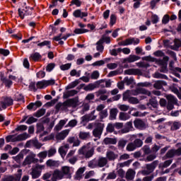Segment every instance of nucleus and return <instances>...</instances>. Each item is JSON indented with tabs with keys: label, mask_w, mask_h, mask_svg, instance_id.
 Wrapping results in <instances>:
<instances>
[{
	"label": "nucleus",
	"mask_w": 181,
	"mask_h": 181,
	"mask_svg": "<svg viewBox=\"0 0 181 181\" xmlns=\"http://www.w3.org/2000/svg\"><path fill=\"white\" fill-rule=\"evenodd\" d=\"M23 132V125L18 126L14 130L11 132L13 135H8L6 137V142H19L23 140V134H21ZM18 134H21L18 135ZM18 135V136H16Z\"/></svg>",
	"instance_id": "obj_1"
},
{
	"label": "nucleus",
	"mask_w": 181,
	"mask_h": 181,
	"mask_svg": "<svg viewBox=\"0 0 181 181\" xmlns=\"http://www.w3.org/2000/svg\"><path fill=\"white\" fill-rule=\"evenodd\" d=\"M108 165V158L106 157H99L98 159L94 158L88 163V168L95 169V168H104Z\"/></svg>",
	"instance_id": "obj_2"
},
{
	"label": "nucleus",
	"mask_w": 181,
	"mask_h": 181,
	"mask_svg": "<svg viewBox=\"0 0 181 181\" xmlns=\"http://www.w3.org/2000/svg\"><path fill=\"white\" fill-rule=\"evenodd\" d=\"M77 105V100L76 98L68 99L63 103H59L55 106V110L59 111V110H67L70 107H76Z\"/></svg>",
	"instance_id": "obj_3"
},
{
	"label": "nucleus",
	"mask_w": 181,
	"mask_h": 181,
	"mask_svg": "<svg viewBox=\"0 0 181 181\" xmlns=\"http://www.w3.org/2000/svg\"><path fill=\"white\" fill-rule=\"evenodd\" d=\"M78 155H83L86 159H88L94 155V148L88 146V145L83 146L78 151Z\"/></svg>",
	"instance_id": "obj_4"
},
{
	"label": "nucleus",
	"mask_w": 181,
	"mask_h": 181,
	"mask_svg": "<svg viewBox=\"0 0 181 181\" xmlns=\"http://www.w3.org/2000/svg\"><path fill=\"white\" fill-rule=\"evenodd\" d=\"M175 156H181V146L177 149L172 148L167 151L165 155L163 157V160H166V159H172Z\"/></svg>",
	"instance_id": "obj_5"
},
{
	"label": "nucleus",
	"mask_w": 181,
	"mask_h": 181,
	"mask_svg": "<svg viewBox=\"0 0 181 181\" xmlns=\"http://www.w3.org/2000/svg\"><path fill=\"white\" fill-rule=\"evenodd\" d=\"M45 169V165L37 164L35 167L32 168L31 175L33 179H37L42 175V170Z\"/></svg>",
	"instance_id": "obj_6"
},
{
	"label": "nucleus",
	"mask_w": 181,
	"mask_h": 181,
	"mask_svg": "<svg viewBox=\"0 0 181 181\" xmlns=\"http://www.w3.org/2000/svg\"><path fill=\"white\" fill-rule=\"evenodd\" d=\"M56 83V81L54 79H49V80H42L40 81L37 82L36 86L37 88H46V87H49V86H54Z\"/></svg>",
	"instance_id": "obj_7"
},
{
	"label": "nucleus",
	"mask_w": 181,
	"mask_h": 181,
	"mask_svg": "<svg viewBox=\"0 0 181 181\" xmlns=\"http://www.w3.org/2000/svg\"><path fill=\"white\" fill-rule=\"evenodd\" d=\"M95 126L96 128L93 131V135L95 136V138L100 139V138H101V135L103 134L104 124H103V123L96 122Z\"/></svg>",
	"instance_id": "obj_8"
},
{
	"label": "nucleus",
	"mask_w": 181,
	"mask_h": 181,
	"mask_svg": "<svg viewBox=\"0 0 181 181\" xmlns=\"http://www.w3.org/2000/svg\"><path fill=\"white\" fill-rule=\"evenodd\" d=\"M1 107L3 110H6L7 107L13 105V99L9 97H3L1 99Z\"/></svg>",
	"instance_id": "obj_9"
},
{
	"label": "nucleus",
	"mask_w": 181,
	"mask_h": 181,
	"mask_svg": "<svg viewBox=\"0 0 181 181\" xmlns=\"http://www.w3.org/2000/svg\"><path fill=\"white\" fill-rule=\"evenodd\" d=\"M22 177V170H18V174L16 175H8L3 179V181H19Z\"/></svg>",
	"instance_id": "obj_10"
},
{
	"label": "nucleus",
	"mask_w": 181,
	"mask_h": 181,
	"mask_svg": "<svg viewBox=\"0 0 181 181\" xmlns=\"http://www.w3.org/2000/svg\"><path fill=\"white\" fill-rule=\"evenodd\" d=\"M123 101H128L129 104H139V100L135 97H131L129 93H124L123 95Z\"/></svg>",
	"instance_id": "obj_11"
},
{
	"label": "nucleus",
	"mask_w": 181,
	"mask_h": 181,
	"mask_svg": "<svg viewBox=\"0 0 181 181\" xmlns=\"http://www.w3.org/2000/svg\"><path fill=\"white\" fill-rule=\"evenodd\" d=\"M64 177L63 175V173H62V170L56 169L54 170L52 173V177L51 178L52 181H57V180H62Z\"/></svg>",
	"instance_id": "obj_12"
},
{
	"label": "nucleus",
	"mask_w": 181,
	"mask_h": 181,
	"mask_svg": "<svg viewBox=\"0 0 181 181\" xmlns=\"http://www.w3.org/2000/svg\"><path fill=\"white\" fill-rule=\"evenodd\" d=\"M69 149H70V145L69 144H64L59 148L58 152L62 158H64L67 155Z\"/></svg>",
	"instance_id": "obj_13"
},
{
	"label": "nucleus",
	"mask_w": 181,
	"mask_h": 181,
	"mask_svg": "<svg viewBox=\"0 0 181 181\" xmlns=\"http://www.w3.org/2000/svg\"><path fill=\"white\" fill-rule=\"evenodd\" d=\"M134 127L136 129L144 130L146 128V124L142 119H135L134 121Z\"/></svg>",
	"instance_id": "obj_14"
},
{
	"label": "nucleus",
	"mask_w": 181,
	"mask_h": 181,
	"mask_svg": "<svg viewBox=\"0 0 181 181\" xmlns=\"http://www.w3.org/2000/svg\"><path fill=\"white\" fill-rule=\"evenodd\" d=\"M68 144H73L72 146H80V144H81V141L78 139V136H69L67 139Z\"/></svg>",
	"instance_id": "obj_15"
},
{
	"label": "nucleus",
	"mask_w": 181,
	"mask_h": 181,
	"mask_svg": "<svg viewBox=\"0 0 181 181\" xmlns=\"http://www.w3.org/2000/svg\"><path fill=\"white\" fill-rule=\"evenodd\" d=\"M130 131H134V126L132 125V122H127L125 124L124 128L120 130V134H128Z\"/></svg>",
	"instance_id": "obj_16"
},
{
	"label": "nucleus",
	"mask_w": 181,
	"mask_h": 181,
	"mask_svg": "<svg viewBox=\"0 0 181 181\" xmlns=\"http://www.w3.org/2000/svg\"><path fill=\"white\" fill-rule=\"evenodd\" d=\"M37 162H39V160L35 158V155H30L25 158L23 165H30V163H37Z\"/></svg>",
	"instance_id": "obj_17"
},
{
	"label": "nucleus",
	"mask_w": 181,
	"mask_h": 181,
	"mask_svg": "<svg viewBox=\"0 0 181 181\" xmlns=\"http://www.w3.org/2000/svg\"><path fill=\"white\" fill-rule=\"evenodd\" d=\"M158 165H159V160H154L151 163H148L146 165V169L152 173L155 169H156Z\"/></svg>",
	"instance_id": "obj_18"
},
{
	"label": "nucleus",
	"mask_w": 181,
	"mask_h": 181,
	"mask_svg": "<svg viewBox=\"0 0 181 181\" xmlns=\"http://www.w3.org/2000/svg\"><path fill=\"white\" fill-rule=\"evenodd\" d=\"M70 131L69 129H65L64 131H62L61 132L58 133L56 136L55 138L57 141H63L64 139H66L67 135H69V133Z\"/></svg>",
	"instance_id": "obj_19"
},
{
	"label": "nucleus",
	"mask_w": 181,
	"mask_h": 181,
	"mask_svg": "<svg viewBox=\"0 0 181 181\" xmlns=\"http://www.w3.org/2000/svg\"><path fill=\"white\" fill-rule=\"evenodd\" d=\"M73 16H74V18H81V19H83V18H87V16H88V13L82 12L81 9H77L73 12Z\"/></svg>",
	"instance_id": "obj_20"
},
{
	"label": "nucleus",
	"mask_w": 181,
	"mask_h": 181,
	"mask_svg": "<svg viewBox=\"0 0 181 181\" xmlns=\"http://www.w3.org/2000/svg\"><path fill=\"white\" fill-rule=\"evenodd\" d=\"M46 165L48 168H59V166H60V162H59V160L49 159L46 161Z\"/></svg>",
	"instance_id": "obj_21"
},
{
	"label": "nucleus",
	"mask_w": 181,
	"mask_h": 181,
	"mask_svg": "<svg viewBox=\"0 0 181 181\" xmlns=\"http://www.w3.org/2000/svg\"><path fill=\"white\" fill-rule=\"evenodd\" d=\"M61 172L64 177L69 176V175L73 172V168L69 167L67 165L62 166L61 168Z\"/></svg>",
	"instance_id": "obj_22"
},
{
	"label": "nucleus",
	"mask_w": 181,
	"mask_h": 181,
	"mask_svg": "<svg viewBox=\"0 0 181 181\" xmlns=\"http://www.w3.org/2000/svg\"><path fill=\"white\" fill-rule=\"evenodd\" d=\"M86 172V167H82L78 169L75 174L76 180H81L83 178V173Z\"/></svg>",
	"instance_id": "obj_23"
},
{
	"label": "nucleus",
	"mask_w": 181,
	"mask_h": 181,
	"mask_svg": "<svg viewBox=\"0 0 181 181\" xmlns=\"http://www.w3.org/2000/svg\"><path fill=\"white\" fill-rule=\"evenodd\" d=\"M124 74L127 76H138L141 74V70L136 69H129L124 71Z\"/></svg>",
	"instance_id": "obj_24"
},
{
	"label": "nucleus",
	"mask_w": 181,
	"mask_h": 181,
	"mask_svg": "<svg viewBox=\"0 0 181 181\" xmlns=\"http://www.w3.org/2000/svg\"><path fill=\"white\" fill-rule=\"evenodd\" d=\"M136 172L133 169H129L126 173V179L131 181L135 178Z\"/></svg>",
	"instance_id": "obj_25"
},
{
	"label": "nucleus",
	"mask_w": 181,
	"mask_h": 181,
	"mask_svg": "<svg viewBox=\"0 0 181 181\" xmlns=\"http://www.w3.org/2000/svg\"><path fill=\"white\" fill-rule=\"evenodd\" d=\"M106 158L107 160H115L118 158V154H115L112 151H107L106 153Z\"/></svg>",
	"instance_id": "obj_26"
},
{
	"label": "nucleus",
	"mask_w": 181,
	"mask_h": 181,
	"mask_svg": "<svg viewBox=\"0 0 181 181\" xmlns=\"http://www.w3.org/2000/svg\"><path fill=\"white\" fill-rule=\"evenodd\" d=\"M79 139L82 141H87V139H90V134L89 132H80L78 134Z\"/></svg>",
	"instance_id": "obj_27"
},
{
	"label": "nucleus",
	"mask_w": 181,
	"mask_h": 181,
	"mask_svg": "<svg viewBox=\"0 0 181 181\" xmlns=\"http://www.w3.org/2000/svg\"><path fill=\"white\" fill-rule=\"evenodd\" d=\"M78 93V91H77L76 90H68V91L64 93L63 98L66 99V98H69L70 97H74V95H76Z\"/></svg>",
	"instance_id": "obj_28"
},
{
	"label": "nucleus",
	"mask_w": 181,
	"mask_h": 181,
	"mask_svg": "<svg viewBox=\"0 0 181 181\" xmlns=\"http://www.w3.org/2000/svg\"><path fill=\"white\" fill-rule=\"evenodd\" d=\"M118 115V109L112 108L110 111V117L109 119L110 121H114V119H117V115Z\"/></svg>",
	"instance_id": "obj_29"
},
{
	"label": "nucleus",
	"mask_w": 181,
	"mask_h": 181,
	"mask_svg": "<svg viewBox=\"0 0 181 181\" xmlns=\"http://www.w3.org/2000/svg\"><path fill=\"white\" fill-rule=\"evenodd\" d=\"M103 144L105 145H115L117 144V139L106 137L103 140Z\"/></svg>",
	"instance_id": "obj_30"
},
{
	"label": "nucleus",
	"mask_w": 181,
	"mask_h": 181,
	"mask_svg": "<svg viewBox=\"0 0 181 181\" xmlns=\"http://www.w3.org/2000/svg\"><path fill=\"white\" fill-rule=\"evenodd\" d=\"M172 162H173V160H172V159L166 160L163 163H161L159 164V168L165 169L166 168H169V166H170V165H172Z\"/></svg>",
	"instance_id": "obj_31"
},
{
	"label": "nucleus",
	"mask_w": 181,
	"mask_h": 181,
	"mask_svg": "<svg viewBox=\"0 0 181 181\" xmlns=\"http://www.w3.org/2000/svg\"><path fill=\"white\" fill-rule=\"evenodd\" d=\"M30 59L33 62H39L42 60V55L39 52H35L30 55Z\"/></svg>",
	"instance_id": "obj_32"
},
{
	"label": "nucleus",
	"mask_w": 181,
	"mask_h": 181,
	"mask_svg": "<svg viewBox=\"0 0 181 181\" xmlns=\"http://www.w3.org/2000/svg\"><path fill=\"white\" fill-rule=\"evenodd\" d=\"M129 118H131V116L127 112H120L119 114V119L120 121H127Z\"/></svg>",
	"instance_id": "obj_33"
},
{
	"label": "nucleus",
	"mask_w": 181,
	"mask_h": 181,
	"mask_svg": "<svg viewBox=\"0 0 181 181\" xmlns=\"http://www.w3.org/2000/svg\"><path fill=\"white\" fill-rule=\"evenodd\" d=\"M127 46H129V45H134V46L136 45H139V38L132 37V38H127Z\"/></svg>",
	"instance_id": "obj_34"
},
{
	"label": "nucleus",
	"mask_w": 181,
	"mask_h": 181,
	"mask_svg": "<svg viewBox=\"0 0 181 181\" xmlns=\"http://www.w3.org/2000/svg\"><path fill=\"white\" fill-rule=\"evenodd\" d=\"M139 59H141V57H139V56H136L135 54H131L125 60L126 62H127V63H134V62H136L139 60Z\"/></svg>",
	"instance_id": "obj_35"
},
{
	"label": "nucleus",
	"mask_w": 181,
	"mask_h": 181,
	"mask_svg": "<svg viewBox=\"0 0 181 181\" xmlns=\"http://www.w3.org/2000/svg\"><path fill=\"white\" fill-rule=\"evenodd\" d=\"M104 42H103V40H99L96 42V50L100 52V53H103L104 52V45H103Z\"/></svg>",
	"instance_id": "obj_36"
},
{
	"label": "nucleus",
	"mask_w": 181,
	"mask_h": 181,
	"mask_svg": "<svg viewBox=\"0 0 181 181\" xmlns=\"http://www.w3.org/2000/svg\"><path fill=\"white\" fill-rule=\"evenodd\" d=\"M163 86H166V82L163 81H157L154 85L153 87L154 88H156V90H161L162 87H163Z\"/></svg>",
	"instance_id": "obj_37"
},
{
	"label": "nucleus",
	"mask_w": 181,
	"mask_h": 181,
	"mask_svg": "<svg viewBox=\"0 0 181 181\" xmlns=\"http://www.w3.org/2000/svg\"><path fill=\"white\" fill-rule=\"evenodd\" d=\"M127 144H128L127 140L121 139L120 140H119V141L117 143V146H118L119 149H124V148H125V146L127 145Z\"/></svg>",
	"instance_id": "obj_38"
},
{
	"label": "nucleus",
	"mask_w": 181,
	"mask_h": 181,
	"mask_svg": "<svg viewBox=\"0 0 181 181\" xmlns=\"http://www.w3.org/2000/svg\"><path fill=\"white\" fill-rule=\"evenodd\" d=\"M46 114V109H40L37 110L35 113H34V117L37 118H40V117H43V115Z\"/></svg>",
	"instance_id": "obj_39"
},
{
	"label": "nucleus",
	"mask_w": 181,
	"mask_h": 181,
	"mask_svg": "<svg viewBox=\"0 0 181 181\" xmlns=\"http://www.w3.org/2000/svg\"><path fill=\"white\" fill-rule=\"evenodd\" d=\"M95 85H96V88H105V79H101L99 80L96 82H95Z\"/></svg>",
	"instance_id": "obj_40"
},
{
	"label": "nucleus",
	"mask_w": 181,
	"mask_h": 181,
	"mask_svg": "<svg viewBox=\"0 0 181 181\" xmlns=\"http://www.w3.org/2000/svg\"><path fill=\"white\" fill-rule=\"evenodd\" d=\"M135 149H136V147L135 146V144H134V142L129 143L126 147V150L128 152H134Z\"/></svg>",
	"instance_id": "obj_41"
},
{
	"label": "nucleus",
	"mask_w": 181,
	"mask_h": 181,
	"mask_svg": "<svg viewBox=\"0 0 181 181\" xmlns=\"http://www.w3.org/2000/svg\"><path fill=\"white\" fill-rule=\"evenodd\" d=\"M95 88H97L95 82L94 83H89L83 88V90H85V91H93Z\"/></svg>",
	"instance_id": "obj_42"
},
{
	"label": "nucleus",
	"mask_w": 181,
	"mask_h": 181,
	"mask_svg": "<svg viewBox=\"0 0 181 181\" xmlns=\"http://www.w3.org/2000/svg\"><path fill=\"white\" fill-rule=\"evenodd\" d=\"M117 23V15L111 14L109 25L111 28H112L113 25Z\"/></svg>",
	"instance_id": "obj_43"
},
{
	"label": "nucleus",
	"mask_w": 181,
	"mask_h": 181,
	"mask_svg": "<svg viewBox=\"0 0 181 181\" xmlns=\"http://www.w3.org/2000/svg\"><path fill=\"white\" fill-rule=\"evenodd\" d=\"M78 84H80V81L75 80L74 81H73L72 83H69L66 86V90H70L71 88H74V87H77V86H78Z\"/></svg>",
	"instance_id": "obj_44"
},
{
	"label": "nucleus",
	"mask_w": 181,
	"mask_h": 181,
	"mask_svg": "<svg viewBox=\"0 0 181 181\" xmlns=\"http://www.w3.org/2000/svg\"><path fill=\"white\" fill-rule=\"evenodd\" d=\"M100 119H104L108 117V109H105L103 111L99 112Z\"/></svg>",
	"instance_id": "obj_45"
},
{
	"label": "nucleus",
	"mask_w": 181,
	"mask_h": 181,
	"mask_svg": "<svg viewBox=\"0 0 181 181\" xmlns=\"http://www.w3.org/2000/svg\"><path fill=\"white\" fill-rule=\"evenodd\" d=\"M90 32L88 29H85V28H76L74 30V33L76 35H81L83 33H87Z\"/></svg>",
	"instance_id": "obj_46"
},
{
	"label": "nucleus",
	"mask_w": 181,
	"mask_h": 181,
	"mask_svg": "<svg viewBox=\"0 0 181 181\" xmlns=\"http://www.w3.org/2000/svg\"><path fill=\"white\" fill-rule=\"evenodd\" d=\"M53 127H54V122H52L51 123L49 124L47 131H45L43 134H41V136H43V135H47V134H49V132L52 131Z\"/></svg>",
	"instance_id": "obj_47"
},
{
	"label": "nucleus",
	"mask_w": 181,
	"mask_h": 181,
	"mask_svg": "<svg viewBox=\"0 0 181 181\" xmlns=\"http://www.w3.org/2000/svg\"><path fill=\"white\" fill-rule=\"evenodd\" d=\"M57 152V151L56 150V148H51L47 151V156H48V158H52V156H54L56 155Z\"/></svg>",
	"instance_id": "obj_48"
},
{
	"label": "nucleus",
	"mask_w": 181,
	"mask_h": 181,
	"mask_svg": "<svg viewBox=\"0 0 181 181\" xmlns=\"http://www.w3.org/2000/svg\"><path fill=\"white\" fill-rule=\"evenodd\" d=\"M133 143L134 144L136 148H141L142 145H144V141H142V140L140 139H136Z\"/></svg>",
	"instance_id": "obj_49"
},
{
	"label": "nucleus",
	"mask_w": 181,
	"mask_h": 181,
	"mask_svg": "<svg viewBox=\"0 0 181 181\" xmlns=\"http://www.w3.org/2000/svg\"><path fill=\"white\" fill-rule=\"evenodd\" d=\"M54 67H56V63H49L46 66V71H47V73H50L51 71H53Z\"/></svg>",
	"instance_id": "obj_50"
},
{
	"label": "nucleus",
	"mask_w": 181,
	"mask_h": 181,
	"mask_svg": "<svg viewBox=\"0 0 181 181\" xmlns=\"http://www.w3.org/2000/svg\"><path fill=\"white\" fill-rule=\"evenodd\" d=\"M167 100L168 103H171L173 104H177V98H176L175 96L172 95H168Z\"/></svg>",
	"instance_id": "obj_51"
},
{
	"label": "nucleus",
	"mask_w": 181,
	"mask_h": 181,
	"mask_svg": "<svg viewBox=\"0 0 181 181\" xmlns=\"http://www.w3.org/2000/svg\"><path fill=\"white\" fill-rule=\"evenodd\" d=\"M71 68V63L62 64L59 66L60 70H62V71H66V70H70Z\"/></svg>",
	"instance_id": "obj_52"
},
{
	"label": "nucleus",
	"mask_w": 181,
	"mask_h": 181,
	"mask_svg": "<svg viewBox=\"0 0 181 181\" xmlns=\"http://www.w3.org/2000/svg\"><path fill=\"white\" fill-rule=\"evenodd\" d=\"M154 78H164V80H168V76L165 74H162L159 72H156L153 76Z\"/></svg>",
	"instance_id": "obj_53"
},
{
	"label": "nucleus",
	"mask_w": 181,
	"mask_h": 181,
	"mask_svg": "<svg viewBox=\"0 0 181 181\" xmlns=\"http://www.w3.org/2000/svg\"><path fill=\"white\" fill-rule=\"evenodd\" d=\"M106 131L107 132H110V134L114 132V131H115V126L114 125V124L109 123L107 126Z\"/></svg>",
	"instance_id": "obj_54"
},
{
	"label": "nucleus",
	"mask_w": 181,
	"mask_h": 181,
	"mask_svg": "<svg viewBox=\"0 0 181 181\" xmlns=\"http://www.w3.org/2000/svg\"><path fill=\"white\" fill-rule=\"evenodd\" d=\"M107 180H112L114 179H117V173L115 171H112L111 173H109L107 176Z\"/></svg>",
	"instance_id": "obj_55"
},
{
	"label": "nucleus",
	"mask_w": 181,
	"mask_h": 181,
	"mask_svg": "<svg viewBox=\"0 0 181 181\" xmlns=\"http://www.w3.org/2000/svg\"><path fill=\"white\" fill-rule=\"evenodd\" d=\"M123 81L127 84V86H131V84L134 83V78H129L127 76L124 78Z\"/></svg>",
	"instance_id": "obj_56"
},
{
	"label": "nucleus",
	"mask_w": 181,
	"mask_h": 181,
	"mask_svg": "<svg viewBox=\"0 0 181 181\" xmlns=\"http://www.w3.org/2000/svg\"><path fill=\"white\" fill-rule=\"evenodd\" d=\"M1 80L4 83V84L6 86V87L9 88V87L11 86V85H12V81L11 80L8 79V78H1Z\"/></svg>",
	"instance_id": "obj_57"
},
{
	"label": "nucleus",
	"mask_w": 181,
	"mask_h": 181,
	"mask_svg": "<svg viewBox=\"0 0 181 181\" xmlns=\"http://www.w3.org/2000/svg\"><path fill=\"white\" fill-rule=\"evenodd\" d=\"M37 86H36V83L35 82H31L29 85V89L30 90V91H34V93H35V91H37Z\"/></svg>",
	"instance_id": "obj_58"
},
{
	"label": "nucleus",
	"mask_w": 181,
	"mask_h": 181,
	"mask_svg": "<svg viewBox=\"0 0 181 181\" xmlns=\"http://www.w3.org/2000/svg\"><path fill=\"white\" fill-rule=\"evenodd\" d=\"M34 148H35L36 149H40V148H42V146H43V144H42V143L39 142V141L34 139V143H33V146Z\"/></svg>",
	"instance_id": "obj_59"
},
{
	"label": "nucleus",
	"mask_w": 181,
	"mask_h": 181,
	"mask_svg": "<svg viewBox=\"0 0 181 181\" xmlns=\"http://www.w3.org/2000/svg\"><path fill=\"white\" fill-rule=\"evenodd\" d=\"M118 108L119 110H120V111H128V110H129V105H118Z\"/></svg>",
	"instance_id": "obj_60"
},
{
	"label": "nucleus",
	"mask_w": 181,
	"mask_h": 181,
	"mask_svg": "<svg viewBox=\"0 0 181 181\" xmlns=\"http://www.w3.org/2000/svg\"><path fill=\"white\" fill-rule=\"evenodd\" d=\"M37 156L40 159H46V158H47V151H41L38 153Z\"/></svg>",
	"instance_id": "obj_61"
},
{
	"label": "nucleus",
	"mask_w": 181,
	"mask_h": 181,
	"mask_svg": "<svg viewBox=\"0 0 181 181\" xmlns=\"http://www.w3.org/2000/svg\"><path fill=\"white\" fill-rule=\"evenodd\" d=\"M180 128V123L177 122H175L173 125L171 126L172 131H177Z\"/></svg>",
	"instance_id": "obj_62"
},
{
	"label": "nucleus",
	"mask_w": 181,
	"mask_h": 181,
	"mask_svg": "<svg viewBox=\"0 0 181 181\" xmlns=\"http://www.w3.org/2000/svg\"><path fill=\"white\" fill-rule=\"evenodd\" d=\"M173 91L174 94H176L179 100H181V88H179V89L174 88Z\"/></svg>",
	"instance_id": "obj_63"
},
{
	"label": "nucleus",
	"mask_w": 181,
	"mask_h": 181,
	"mask_svg": "<svg viewBox=\"0 0 181 181\" xmlns=\"http://www.w3.org/2000/svg\"><path fill=\"white\" fill-rule=\"evenodd\" d=\"M107 93V92L106 89H100L95 93L97 97H100V95H104Z\"/></svg>",
	"instance_id": "obj_64"
}]
</instances>
